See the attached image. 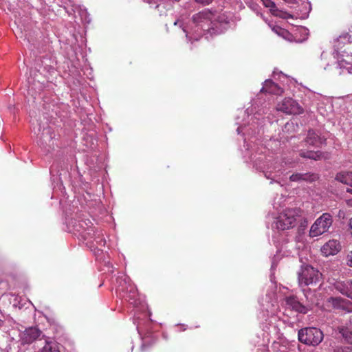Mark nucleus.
<instances>
[{
	"label": "nucleus",
	"mask_w": 352,
	"mask_h": 352,
	"mask_svg": "<svg viewBox=\"0 0 352 352\" xmlns=\"http://www.w3.org/2000/svg\"><path fill=\"white\" fill-rule=\"evenodd\" d=\"M322 277L321 273L312 266L303 264L298 272V284L300 287L309 285H316L320 282Z\"/></svg>",
	"instance_id": "nucleus-7"
},
{
	"label": "nucleus",
	"mask_w": 352,
	"mask_h": 352,
	"mask_svg": "<svg viewBox=\"0 0 352 352\" xmlns=\"http://www.w3.org/2000/svg\"><path fill=\"white\" fill-rule=\"evenodd\" d=\"M329 306L340 311L352 312V301L341 297H330L327 300Z\"/></svg>",
	"instance_id": "nucleus-12"
},
{
	"label": "nucleus",
	"mask_w": 352,
	"mask_h": 352,
	"mask_svg": "<svg viewBox=\"0 0 352 352\" xmlns=\"http://www.w3.org/2000/svg\"><path fill=\"white\" fill-rule=\"evenodd\" d=\"M350 323L352 325V318L350 319Z\"/></svg>",
	"instance_id": "nucleus-43"
},
{
	"label": "nucleus",
	"mask_w": 352,
	"mask_h": 352,
	"mask_svg": "<svg viewBox=\"0 0 352 352\" xmlns=\"http://www.w3.org/2000/svg\"><path fill=\"white\" fill-rule=\"evenodd\" d=\"M318 179V175L311 173H294L289 177V179L292 182H312Z\"/></svg>",
	"instance_id": "nucleus-19"
},
{
	"label": "nucleus",
	"mask_w": 352,
	"mask_h": 352,
	"mask_svg": "<svg viewBox=\"0 0 352 352\" xmlns=\"http://www.w3.org/2000/svg\"><path fill=\"white\" fill-rule=\"evenodd\" d=\"M116 292L120 298L125 299L134 307L140 304L136 287L131 283L129 276L121 274L116 278Z\"/></svg>",
	"instance_id": "nucleus-4"
},
{
	"label": "nucleus",
	"mask_w": 352,
	"mask_h": 352,
	"mask_svg": "<svg viewBox=\"0 0 352 352\" xmlns=\"http://www.w3.org/2000/svg\"><path fill=\"white\" fill-rule=\"evenodd\" d=\"M3 320H0V327L3 325Z\"/></svg>",
	"instance_id": "nucleus-40"
},
{
	"label": "nucleus",
	"mask_w": 352,
	"mask_h": 352,
	"mask_svg": "<svg viewBox=\"0 0 352 352\" xmlns=\"http://www.w3.org/2000/svg\"><path fill=\"white\" fill-rule=\"evenodd\" d=\"M144 346H145V343H144V342L142 343V349H144Z\"/></svg>",
	"instance_id": "nucleus-41"
},
{
	"label": "nucleus",
	"mask_w": 352,
	"mask_h": 352,
	"mask_svg": "<svg viewBox=\"0 0 352 352\" xmlns=\"http://www.w3.org/2000/svg\"><path fill=\"white\" fill-rule=\"evenodd\" d=\"M346 191L352 194V188H347Z\"/></svg>",
	"instance_id": "nucleus-39"
},
{
	"label": "nucleus",
	"mask_w": 352,
	"mask_h": 352,
	"mask_svg": "<svg viewBox=\"0 0 352 352\" xmlns=\"http://www.w3.org/2000/svg\"><path fill=\"white\" fill-rule=\"evenodd\" d=\"M94 254L96 256L97 258H98V257L100 256V254H102V250H101L100 249L98 248L97 250H94Z\"/></svg>",
	"instance_id": "nucleus-34"
},
{
	"label": "nucleus",
	"mask_w": 352,
	"mask_h": 352,
	"mask_svg": "<svg viewBox=\"0 0 352 352\" xmlns=\"http://www.w3.org/2000/svg\"><path fill=\"white\" fill-rule=\"evenodd\" d=\"M342 338L344 339L345 342L349 344H352V331H350L348 329H342L340 331Z\"/></svg>",
	"instance_id": "nucleus-26"
},
{
	"label": "nucleus",
	"mask_w": 352,
	"mask_h": 352,
	"mask_svg": "<svg viewBox=\"0 0 352 352\" xmlns=\"http://www.w3.org/2000/svg\"><path fill=\"white\" fill-rule=\"evenodd\" d=\"M38 342H43L45 344L38 352H60L58 344L55 342L47 341L45 339L43 340L39 339Z\"/></svg>",
	"instance_id": "nucleus-21"
},
{
	"label": "nucleus",
	"mask_w": 352,
	"mask_h": 352,
	"mask_svg": "<svg viewBox=\"0 0 352 352\" xmlns=\"http://www.w3.org/2000/svg\"><path fill=\"white\" fill-rule=\"evenodd\" d=\"M273 30H274V32H276L277 34H280V32H281V33H285V32L286 33V32L285 31V30L281 29V28H279V27L274 28H273Z\"/></svg>",
	"instance_id": "nucleus-33"
},
{
	"label": "nucleus",
	"mask_w": 352,
	"mask_h": 352,
	"mask_svg": "<svg viewBox=\"0 0 352 352\" xmlns=\"http://www.w3.org/2000/svg\"><path fill=\"white\" fill-rule=\"evenodd\" d=\"M341 250L340 243L336 239L328 241L321 247L322 254L324 256L337 254Z\"/></svg>",
	"instance_id": "nucleus-13"
},
{
	"label": "nucleus",
	"mask_w": 352,
	"mask_h": 352,
	"mask_svg": "<svg viewBox=\"0 0 352 352\" xmlns=\"http://www.w3.org/2000/svg\"><path fill=\"white\" fill-rule=\"evenodd\" d=\"M349 231L351 235L352 236V217L349 219Z\"/></svg>",
	"instance_id": "nucleus-35"
},
{
	"label": "nucleus",
	"mask_w": 352,
	"mask_h": 352,
	"mask_svg": "<svg viewBox=\"0 0 352 352\" xmlns=\"http://www.w3.org/2000/svg\"><path fill=\"white\" fill-rule=\"evenodd\" d=\"M257 15H259L261 14L258 12H256Z\"/></svg>",
	"instance_id": "nucleus-44"
},
{
	"label": "nucleus",
	"mask_w": 352,
	"mask_h": 352,
	"mask_svg": "<svg viewBox=\"0 0 352 352\" xmlns=\"http://www.w3.org/2000/svg\"><path fill=\"white\" fill-rule=\"evenodd\" d=\"M270 307H274V305H261L263 318L267 322L268 318L270 319L269 322H272V319L274 318V309H270Z\"/></svg>",
	"instance_id": "nucleus-23"
},
{
	"label": "nucleus",
	"mask_w": 352,
	"mask_h": 352,
	"mask_svg": "<svg viewBox=\"0 0 352 352\" xmlns=\"http://www.w3.org/2000/svg\"><path fill=\"white\" fill-rule=\"evenodd\" d=\"M87 243H91V247L97 245L99 247H104L106 244V240L103 236L102 230H95L94 234H92V237H89V240H87Z\"/></svg>",
	"instance_id": "nucleus-20"
},
{
	"label": "nucleus",
	"mask_w": 352,
	"mask_h": 352,
	"mask_svg": "<svg viewBox=\"0 0 352 352\" xmlns=\"http://www.w3.org/2000/svg\"><path fill=\"white\" fill-rule=\"evenodd\" d=\"M261 91L270 94L280 95L283 93V88L271 80H266Z\"/></svg>",
	"instance_id": "nucleus-17"
},
{
	"label": "nucleus",
	"mask_w": 352,
	"mask_h": 352,
	"mask_svg": "<svg viewBox=\"0 0 352 352\" xmlns=\"http://www.w3.org/2000/svg\"><path fill=\"white\" fill-rule=\"evenodd\" d=\"M346 263L349 267H352V251H351L346 257Z\"/></svg>",
	"instance_id": "nucleus-30"
},
{
	"label": "nucleus",
	"mask_w": 352,
	"mask_h": 352,
	"mask_svg": "<svg viewBox=\"0 0 352 352\" xmlns=\"http://www.w3.org/2000/svg\"><path fill=\"white\" fill-rule=\"evenodd\" d=\"M42 332L36 327H30L26 329L21 334V340L22 344H30L34 341L37 340L41 336Z\"/></svg>",
	"instance_id": "nucleus-14"
},
{
	"label": "nucleus",
	"mask_w": 352,
	"mask_h": 352,
	"mask_svg": "<svg viewBox=\"0 0 352 352\" xmlns=\"http://www.w3.org/2000/svg\"><path fill=\"white\" fill-rule=\"evenodd\" d=\"M145 2L148 3V4L151 5V6L153 5V4H155V3H153L151 0H144Z\"/></svg>",
	"instance_id": "nucleus-37"
},
{
	"label": "nucleus",
	"mask_w": 352,
	"mask_h": 352,
	"mask_svg": "<svg viewBox=\"0 0 352 352\" xmlns=\"http://www.w3.org/2000/svg\"><path fill=\"white\" fill-rule=\"evenodd\" d=\"M349 39L343 50L338 47L332 54L322 52L320 57L324 61V69H327L331 64H336L340 74H352V30L350 31Z\"/></svg>",
	"instance_id": "nucleus-3"
},
{
	"label": "nucleus",
	"mask_w": 352,
	"mask_h": 352,
	"mask_svg": "<svg viewBox=\"0 0 352 352\" xmlns=\"http://www.w3.org/2000/svg\"><path fill=\"white\" fill-rule=\"evenodd\" d=\"M256 6H257L256 5H254V6H253L252 7V8L253 10H256Z\"/></svg>",
	"instance_id": "nucleus-42"
},
{
	"label": "nucleus",
	"mask_w": 352,
	"mask_h": 352,
	"mask_svg": "<svg viewBox=\"0 0 352 352\" xmlns=\"http://www.w3.org/2000/svg\"><path fill=\"white\" fill-rule=\"evenodd\" d=\"M276 111L294 115L301 114L304 111L303 108L298 102L291 98H285L281 102H279L276 106Z\"/></svg>",
	"instance_id": "nucleus-11"
},
{
	"label": "nucleus",
	"mask_w": 352,
	"mask_h": 352,
	"mask_svg": "<svg viewBox=\"0 0 352 352\" xmlns=\"http://www.w3.org/2000/svg\"><path fill=\"white\" fill-rule=\"evenodd\" d=\"M298 339L301 343L316 346L324 339L323 332L318 328L309 327L300 329L298 332Z\"/></svg>",
	"instance_id": "nucleus-8"
},
{
	"label": "nucleus",
	"mask_w": 352,
	"mask_h": 352,
	"mask_svg": "<svg viewBox=\"0 0 352 352\" xmlns=\"http://www.w3.org/2000/svg\"><path fill=\"white\" fill-rule=\"evenodd\" d=\"M55 134L50 127L44 128L41 133L38 134V142L41 146H51Z\"/></svg>",
	"instance_id": "nucleus-15"
},
{
	"label": "nucleus",
	"mask_w": 352,
	"mask_h": 352,
	"mask_svg": "<svg viewBox=\"0 0 352 352\" xmlns=\"http://www.w3.org/2000/svg\"><path fill=\"white\" fill-rule=\"evenodd\" d=\"M335 179L342 184L352 186V171H341L338 173Z\"/></svg>",
	"instance_id": "nucleus-22"
},
{
	"label": "nucleus",
	"mask_w": 352,
	"mask_h": 352,
	"mask_svg": "<svg viewBox=\"0 0 352 352\" xmlns=\"http://www.w3.org/2000/svg\"><path fill=\"white\" fill-rule=\"evenodd\" d=\"M301 217V210L298 208H286L273 217L272 228L274 231H284L294 227L298 218Z\"/></svg>",
	"instance_id": "nucleus-5"
},
{
	"label": "nucleus",
	"mask_w": 352,
	"mask_h": 352,
	"mask_svg": "<svg viewBox=\"0 0 352 352\" xmlns=\"http://www.w3.org/2000/svg\"><path fill=\"white\" fill-rule=\"evenodd\" d=\"M280 258V256L278 254H276L274 256V258H272V266H271V270H273L274 269L276 268V267L277 266V264H278V261Z\"/></svg>",
	"instance_id": "nucleus-29"
},
{
	"label": "nucleus",
	"mask_w": 352,
	"mask_h": 352,
	"mask_svg": "<svg viewBox=\"0 0 352 352\" xmlns=\"http://www.w3.org/2000/svg\"><path fill=\"white\" fill-rule=\"evenodd\" d=\"M197 3L206 5L210 3L212 0H195Z\"/></svg>",
	"instance_id": "nucleus-32"
},
{
	"label": "nucleus",
	"mask_w": 352,
	"mask_h": 352,
	"mask_svg": "<svg viewBox=\"0 0 352 352\" xmlns=\"http://www.w3.org/2000/svg\"><path fill=\"white\" fill-rule=\"evenodd\" d=\"M281 206L280 204H277L276 201H274V203L273 204V207L274 208L278 210V207Z\"/></svg>",
	"instance_id": "nucleus-36"
},
{
	"label": "nucleus",
	"mask_w": 352,
	"mask_h": 352,
	"mask_svg": "<svg viewBox=\"0 0 352 352\" xmlns=\"http://www.w3.org/2000/svg\"><path fill=\"white\" fill-rule=\"evenodd\" d=\"M270 108L265 106L254 107L250 109L239 110L236 118L237 133L244 138V150H242L243 158L245 163L252 166L256 170L263 173L264 176L275 182L280 183V177L287 173V164H274L270 162L274 159L273 156L263 144H258V137L263 133V127L266 120L272 122Z\"/></svg>",
	"instance_id": "nucleus-1"
},
{
	"label": "nucleus",
	"mask_w": 352,
	"mask_h": 352,
	"mask_svg": "<svg viewBox=\"0 0 352 352\" xmlns=\"http://www.w3.org/2000/svg\"><path fill=\"white\" fill-rule=\"evenodd\" d=\"M155 8L159 10L160 14L162 15L163 10L165 8V7L163 3H159V4H156Z\"/></svg>",
	"instance_id": "nucleus-31"
},
{
	"label": "nucleus",
	"mask_w": 352,
	"mask_h": 352,
	"mask_svg": "<svg viewBox=\"0 0 352 352\" xmlns=\"http://www.w3.org/2000/svg\"><path fill=\"white\" fill-rule=\"evenodd\" d=\"M333 223V217L329 213H323L314 221L309 230L310 237H316L329 232Z\"/></svg>",
	"instance_id": "nucleus-10"
},
{
	"label": "nucleus",
	"mask_w": 352,
	"mask_h": 352,
	"mask_svg": "<svg viewBox=\"0 0 352 352\" xmlns=\"http://www.w3.org/2000/svg\"><path fill=\"white\" fill-rule=\"evenodd\" d=\"M69 232L83 240H89L94 234L95 228L89 219L72 220L69 224Z\"/></svg>",
	"instance_id": "nucleus-9"
},
{
	"label": "nucleus",
	"mask_w": 352,
	"mask_h": 352,
	"mask_svg": "<svg viewBox=\"0 0 352 352\" xmlns=\"http://www.w3.org/2000/svg\"><path fill=\"white\" fill-rule=\"evenodd\" d=\"M264 5L265 7L269 8L271 13L276 16L283 18V19H288L292 18V15L287 12H283L279 10L275 3L272 0H261Z\"/></svg>",
	"instance_id": "nucleus-18"
},
{
	"label": "nucleus",
	"mask_w": 352,
	"mask_h": 352,
	"mask_svg": "<svg viewBox=\"0 0 352 352\" xmlns=\"http://www.w3.org/2000/svg\"><path fill=\"white\" fill-rule=\"evenodd\" d=\"M138 320V318H135L134 323L136 324V329H137V331H138L139 335L140 336V337L142 338V340H144L145 338L142 336L141 323Z\"/></svg>",
	"instance_id": "nucleus-28"
},
{
	"label": "nucleus",
	"mask_w": 352,
	"mask_h": 352,
	"mask_svg": "<svg viewBox=\"0 0 352 352\" xmlns=\"http://www.w3.org/2000/svg\"><path fill=\"white\" fill-rule=\"evenodd\" d=\"M334 352H352L351 346H336L333 349Z\"/></svg>",
	"instance_id": "nucleus-27"
},
{
	"label": "nucleus",
	"mask_w": 352,
	"mask_h": 352,
	"mask_svg": "<svg viewBox=\"0 0 352 352\" xmlns=\"http://www.w3.org/2000/svg\"><path fill=\"white\" fill-rule=\"evenodd\" d=\"M230 18V14L225 12L216 15L208 10H204L195 14L188 24L181 18L175 21L173 25L179 26L186 34L187 39L192 43L203 35L208 38V34L212 36L223 33L228 28Z\"/></svg>",
	"instance_id": "nucleus-2"
},
{
	"label": "nucleus",
	"mask_w": 352,
	"mask_h": 352,
	"mask_svg": "<svg viewBox=\"0 0 352 352\" xmlns=\"http://www.w3.org/2000/svg\"><path fill=\"white\" fill-rule=\"evenodd\" d=\"M336 288L340 293L352 299V284L349 287L346 284L337 283Z\"/></svg>",
	"instance_id": "nucleus-24"
},
{
	"label": "nucleus",
	"mask_w": 352,
	"mask_h": 352,
	"mask_svg": "<svg viewBox=\"0 0 352 352\" xmlns=\"http://www.w3.org/2000/svg\"><path fill=\"white\" fill-rule=\"evenodd\" d=\"M347 204L349 206H352V199H349L347 201Z\"/></svg>",
	"instance_id": "nucleus-38"
},
{
	"label": "nucleus",
	"mask_w": 352,
	"mask_h": 352,
	"mask_svg": "<svg viewBox=\"0 0 352 352\" xmlns=\"http://www.w3.org/2000/svg\"><path fill=\"white\" fill-rule=\"evenodd\" d=\"M302 292L304 293L305 300L302 298L301 300L299 301L296 297L289 296L285 297V305L288 308L294 310L296 312L305 314L311 309V307L314 303V300L312 292L309 289H302Z\"/></svg>",
	"instance_id": "nucleus-6"
},
{
	"label": "nucleus",
	"mask_w": 352,
	"mask_h": 352,
	"mask_svg": "<svg viewBox=\"0 0 352 352\" xmlns=\"http://www.w3.org/2000/svg\"><path fill=\"white\" fill-rule=\"evenodd\" d=\"M326 140L322 138L318 132L314 130H309L307 133L305 142L307 144L314 147H320L325 143Z\"/></svg>",
	"instance_id": "nucleus-16"
},
{
	"label": "nucleus",
	"mask_w": 352,
	"mask_h": 352,
	"mask_svg": "<svg viewBox=\"0 0 352 352\" xmlns=\"http://www.w3.org/2000/svg\"><path fill=\"white\" fill-rule=\"evenodd\" d=\"M300 155L303 158L318 160L321 158L322 153L320 151H300Z\"/></svg>",
	"instance_id": "nucleus-25"
}]
</instances>
